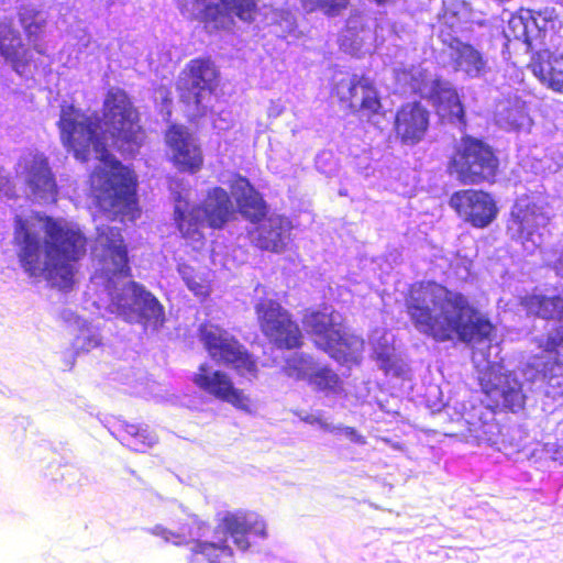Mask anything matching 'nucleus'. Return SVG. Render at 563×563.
Listing matches in <instances>:
<instances>
[{
  "label": "nucleus",
  "instance_id": "obj_1",
  "mask_svg": "<svg viewBox=\"0 0 563 563\" xmlns=\"http://www.w3.org/2000/svg\"><path fill=\"white\" fill-rule=\"evenodd\" d=\"M63 145L74 156L87 162L91 150L104 167L91 176V190L96 206L103 212L135 219L137 208V177L133 169L117 159L107 147L104 136L98 133L99 122L92 115L82 113L73 104L63 106L57 122Z\"/></svg>",
  "mask_w": 563,
  "mask_h": 563
},
{
  "label": "nucleus",
  "instance_id": "obj_2",
  "mask_svg": "<svg viewBox=\"0 0 563 563\" xmlns=\"http://www.w3.org/2000/svg\"><path fill=\"white\" fill-rule=\"evenodd\" d=\"M405 312L415 329L434 342L457 340L466 345L490 341L496 327L470 298L435 280L411 284L404 297Z\"/></svg>",
  "mask_w": 563,
  "mask_h": 563
},
{
  "label": "nucleus",
  "instance_id": "obj_3",
  "mask_svg": "<svg viewBox=\"0 0 563 563\" xmlns=\"http://www.w3.org/2000/svg\"><path fill=\"white\" fill-rule=\"evenodd\" d=\"M34 219L43 224V242L26 219L14 217L12 243L19 264L29 277H43L53 287L68 291L75 284V263L87 254L88 239L63 219L38 212Z\"/></svg>",
  "mask_w": 563,
  "mask_h": 563
},
{
  "label": "nucleus",
  "instance_id": "obj_4",
  "mask_svg": "<svg viewBox=\"0 0 563 563\" xmlns=\"http://www.w3.org/2000/svg\"><path fill=\"white\" fill-rule=\"evenodd\" d=\"M519 305L528 317L544 321H563V290L554 295L526 294ZM538 349L544 355H536L537 368L547 379L563 377V324L558 325L543 339L537 340Z\"/></svg>",
  "mask_w": 563,
  "mask_h": 563
},
{
  "label": "nucleus",
  "instance_id": "obj_5",
  "mask_svg": "<svg viewBox=\"0 0 563 563\" xmlns=\"http://www.w3.org/2000/svg\"><path fill=\"white\" fill-rule=\"evenodd\" d=\"M446 173L462 185H493L500 174V159L489 143L465 134L452 147Z\"/></svg>",
  "mask_w": 563,
  "mask_h": 563
},
{
  "label": "nucleus",
  "instance_id": "obj_6",
  "mask_svg": "<svg viewBox=\"0 0 563 563\" xmlns=\"http://www.w3.org/2000/svg\"><path fill=\"white\" fill-rule=\"evenodd\" d=\"M101 122L103 133L119 151L139 147L144 139L141 113L122 88H110L106 92L101 107Z\"/></svg>",
  "mask_w": 563,
  "mask_h": 563
},
{
  "label": "nucleus",
  "instance_id": "obj_7",
  "mask_svg": "<svg viewBox=\"0 0 563 563\" xmlns=\"http://www.w3.org/2000/svg\"><path fill=\"white\" fill-rule=\"evenodd\" d=\"M220 71L210 56L190 59L178 75L176 92L179 102L189 111L190 120L203 118L208 100L219 87Z\"/></svg>",
  "mask_w": 563,
  "mask_h": 563
},
{
  "label": "nucleus",
  "instance_id": "obj_8",
  "mask_svg": "<svg viewBox=\"0 0 563 563\" xmlns=\"http://www.w3.org/2000/svg\"><path fill=\"white\" fill-rule=\"evenodd\" d=\"M256 323L267 344L277 351H297L305 345L303 331L295 316L278 300L262 298L254 306Z\"/></svg>",
  "mask_w": 563,
  "mask_h": 563
},
{
  "label": "nucleus",
  "instance_id": "obj_9",
  "mask_svg": "<svg viewBox=\"0 0 563 563\" xmlns=\"http://www.w3.org/2000/svg\"><path fill=\"white\" fill-rule=\"evenodd\" d=\"M330 96L346 113L367 123L383 117V101L379 89L366 74L352 73L333 80Z\"/></svg>",
  "mask_w": 563,
  "mask_h": 563
},
{
  "label": "nucleus",
  "instance_id": "obj_10",
  "mask_svg": "<svg viewBox=\"0 0 563 563\" xmlns=\"http://www.w3.org/2000/svg\"><path fill=\"white\" fill-rule=\"evenodd\" d=\"M198 336L213 361L230 366L240 376L250 378L258 376L257 357L220 325L203 322L199 325Z\"/></svg>",
  "mask_w": 563,
  "mask_h": 563
},
{
  "label": "nucleus",
  "instance_id": "obj_11",
  "mask_svg": "<svg viewBox=\"0 0 563 563\" xmlns=\"http://www.w3.org/2000/svg\"><path fill=\"white\" fill-rule=\"evenodd\" d=\"M198 336L213 361L230 366L240 376L250 378L258 376L257 357L220 325L203 322L199 325Z\"/></svg>",
  "mask_w": 563,
  "mask_h": 563
},
{
  "label": "nucleus",
  "instance_id": "obj_12",
  "mask_svg": "<svg viewBox=\"0 0 563 563\" xmlns=\"http://www.w3.org/2000/svg\"><path fill=\"white\" fill-rule=\"evenodd\" d=\"M478 384L486 407L493 412H518L526 406L527 396L520 379L509 371L490 364L481 371Z\"/></svg>",
  "mask_w": 563,
  "mask_h": 563
},
{
  "label": "nucleus",
  "instance_id": "obj_13",
  "mask_svg": "<svg viewBox=\"0 0 563 563\" xmlns=\"http://www.w3.org/2000/svg\"><path fill=\"white\" fill-rule=\"evenodd\" d=\"M449 205L463 222L475 229L489 227L499 212L492 194L481 189L456 190L451 195Z\"/></svg>",
  "mask_w": 563,
  "mask_h": 563
},
{
  "label": "nucleus",
  "instance_id": "obj_14",
  "mask_svg": "<svg viewBox=\"0 0 563 563\" xmlns=\"http://www.w3.org/2000/svg\"><path fill=\"white\" fill-rule=\"evenodd\" d=\"M192 383L201 391L217 400L227 402L241 411H251L250 395L236 387L232 377L224 371L211 369L208 363H201L192 376Z\"/></svg>",
  "mask_w": 563,
  "mask_h": 563
},
{
  "label": "nucleus",
  "instance_id": "obj_15",
  "mask_svg": "<svg viewBox=\"0 0 563 563\" xmlns=\"http://www.w3.org/2000/svg\"><path fill=\"white\" fill-rule=\"evenodd\" d=\"M165 143L170 161L180 173L196 174L203 167L205 157L200 144L184 125L170 124L165 132Z\"/></svg>",
  "mask_w": 563,
  "mask_h": 563
},
{
  "label": "nucleus",
  "instance_id": "obj_16",
  "mask_svg": "<svg viewBox=\"0 0 563 563\" xmlns=\"http://www.w3.org/2000/svg\"><path fill=\"white\" fill-rule=\"evenodd\" d=\"M431 113L420 101L413 100L400 104L394 114L393 132L395 139L406 146L422 142L430 128Z\"/></svg>",
  "mask_w": 563,
  "mask_h": 563
},
{
  "label": "nucleus",
  "instance_id": "obj_17",
  "mask_svg": "<svg viewBox=\"0 0 563 563\" xmlns=\"http://www.w3.org/2000/svg\"><path fill=\"white\" fill-rule=\"evenodd\" d=\"M216 531L230 536L242 551L251 547V538H265V522L256 515L246 511L225 512L218 519Z\"/></svg>",
  "mask_w": 563,
  "mask_h": 563
},
{
  "label": "nucleus",
  "instance_id": "obj_18",
  "mask_svg": "<svg viewBox=\"0 0 563 563\" xmlns=\"http://www.w3.org/2000/svg\"><path fill=\"white\" fill-rule=\"evenodd\" d=\"M258 12L256 0H219L207 9L206 20L219 32L231 31L235 26L234 18L252 23Z\"/></svg>",
  "mask_w": 563,
  "mask_h": 563
},
{
  "label": "nucleus",
  "instance_id": "obj_19",
  "mask_svg": "<svg viewBox=\"0 0 563 563\" xmlns=\"http://www.w3.org/2000/svg\"><path fill=\"white\" fill-rule=\"evenodd\" d=\"M427 99L448 122L466 125L465 108L457 90L448 80L441 77L434 78Z\"/></svg>",
  "mask_w": 563,
  "mask_h": 563
},
{
  "label": "nucleus",
  "instance_id": "obj_20",
  "mask_svg": "<svg viewBox=\"0 0 563 563\" xmlns=\"http://www.w3.org/2000/svg\"><path fill=\"white\" fill-rule=\"evenodd\" d=\"M97 241L102 251V262L110 267L113 275L131 276L128 247L121 229L104 227L98 230Z\"/></svg>",
  "mask_w": 563,
  "mask_h": 563
},
{
  "label": "nucleus",
  "instance_id": "obj_21",
  "mask_svg": "<svg viewBox=\"0 0 563 563\" xmlns=\"http://www.w3.org/2000/svg\"><path fill=\"white\" fill-rule=\"evenodd\" d=\"M26 184L32 195L44 202L56 203L58 186L47 157L36 154L25 166Z\"/></svg>",
  "mask_w": 563,
  "mask_h": 563
},
{
  "label": "nucleus",
  "instance_id": "obj_22",
  "mask_svg": "<svg viewBox=\"0 0 563 563\" xmlns=\"http://www.w3.org/2000/svg\"><path fill=\"white\" fill-rule=\"evenodd\" d=\"M197 206L203 214L206 225L212 230H222L235 218L236 209L229 192L219 186L209 189Z\"/></svg>",
  "mask_w": 563,
  "mask_h": 563
},
{
  "label": "nucleus",
  "instance_id": "obj_23",
  "mask_svg": "<svg viewBox=\"0 0 563 563\" xmlns=\"http://www.w3.org/2000/svg\"><path fill=\"white\" fill-rule=\"evenodd\" d=\"M232 189L235 195L238 211L245 220L257 224L266 218L267 203L246 177L235 175Z\"/></svg>",
  "mask_w": 563,
  "mask_h": 563
},
{
  "label": "nucleus",
  "instance_id": "obj_24",
  "mask_svg": "<svg viewBox=\"0 0 563 563\" xmlns=\"http://www.w3.org/2000/svg\"><path fill=\"white\" fill-rule=\"evenodd\" d=\"M529 68L549 89L563 93V53L541 49L532 56Z\"/></svg>",
  "mask_w": 563,
  "mask_h": 563
},
{
  "label": "nucleus",
  "instance_id": "obj_25",
  "mask_svg": "<svg viewBox=\"0 0 563 563\" xmlns=\"http://www.w3.org/2000/svg\"><path fill=\"white\" fill-rule=\"evenodd\" d=\"M290 222L282 216L269 217L267 221L249 232L253 244L272 253H280L286 247V238L290 232Z\"/></svg>",
  "mask_w": 563,
  "mask_h": 563
},
{
  "label": "nucleus",
  "instance_id": "obj_26",
  "mask_svg": "<svg viewBox=\"0 0 563 563\" xmlns=\"http://www.w3.org/2000/svg\"><path fill=\"white\" fill-rule=\"evenodd\" d=\"M364 346L363 338L339 328L335 334L325 340L319 350L340 364H358Z\"/></svg>",
  "mask_w": 563,
  "mask_h": 563
},
{
  "label": "nucleus",
  "instance_id": "obj_27",
  "mask_svg": "<svg viewBox=\"0 0 563 563\" xmlns=\"http://www.w3.org/2000/svg\"><path fill=\"white\" fill-rule=\"evenodd\" d=\"M0 55L10 62L18 73L31 62L29 49L10 18L0 21Z\"/></svg>",
  "mask_w": 563,
  "mask_h": 563
},
{
  "label": "nucleus",
  "instance_id": "obj_28",
  "mask_svg": "<svg viewBox=\"0 0 563 563\" xmlns=\"http://www.w3.org/2000/svg\"><path fill=\"white\" fill-rule=\"evenodd\" d=\"M302 323L308 334L313 339L317 349L340 328L334 321L332 307L307 309L302 316Z\"/></svg>",
  "mask_w": 563,
  "mask_h": 563
},
{
  "label": "nucleus",
  "instance_id": "obj_29",
  "mask_svg": "<svg viewBox=\"0 0 563 563\" xmlns=\"http://www.w3.org/2000/svg\"><path fill=\"white\" fill-rule=\"evenodd\" d=\"M134 302L140 306L139 317L145 328L157 330L165 322L164 307L158 299L136 282L128 284Z\"/></svg>",
  "mask_w": 563,
  "mask_h": 563
},
{
  "label": "nucleus",
  "instance_id": "obj_30",
  "mask_svg": "<svg viewBox=\"0 0 563 563\" xmlns=\"http://www.w3.org/2000/svg\"><path fill=\"white\" fill-rule=\"evenodd\" d=\"M188 563H234V552L227 539L219 542L194 540Z\"/></svg>",
  "mask_w": 563,
  "mask_h": 563
},
{
  "label": "nucleus",
  "instance_id": "obj_31",
  "mask_svg": "<svg viewBox=\"0 0 563 563\" xmlns=\"http://www.w3.org/2000/svg\"><path fill=\"white\" fill-rule=\"evenodd\" d=\"M174 221L185 240L190 242H202L205 240L203 227L206 221L197 203L192 206L186 203L185 208L178 205L175 206Z\"/></svg>",
  "mask_w": 563,
  "mask_h": 563
},
{
  "label": "nucleus",
  "instance_id": "obj_32",
  "mask_svg": "<svg viewBox=\"0 0 563 563\" xmlns=\"http://www.w3.org/2000/svg\"><path fill=\"white\" fill-rule=\"evenodd\" d=\"M538 214L533 207L515 206L509 214L506 230L511 240L529 241L538 229Z\"/></svg>",
  "mask_w": 563,
  "mask_h": 563
},
{
  "label": "nucleus",
  "instance_id": "obj_33",
  "mask_svg": "<svg viewBox=\"0 0 563 563\" xmlns=\"http://www.w3.org/2000/svg\"><path fill=\"white\" fill-rule=\"evenodd\" d=\"M119 441L134 452H145L155 443V439L147 427L121 421L115 429Z\"/></svg>",
  "mask_w": 563,
  "mask_h": 563
},
{
  "label": "nucleus",
  "instance_id": "obj_34",
  "mask_svg": "<svg viewBox=\"0 0 563 563\" xmlns=\"http://www.w3.org/2000/svg\"><path fill=\"white\" fill-rule=\"evenodd\" d=\"M18 21L27 42L33 44L38 53H42L37 45L46 26V19L42 12L33 5H21L18 10Z\"/></svg>",
  "mask_w": 563,
  "mask_h": 563
},
{
  "label": "nucleus",
  "instance_id": "obj_35",
  "mask_svg": "<svg viewBox=\"0 0 563 563\" xmlns=\"http://www.w3.org/2000/svg\"><path fill=\"white\" fill-rule=\"evenodd\" d=\"M308 384L324 396L339 395L344 389L340 375L329 365L314 366L309 373Z\"/></svg>",
  "mask_w": 563,
  "mask_h": 563
},
{
  "label": "nucleus",
  "instance_id": "obj_36",
  "mask_svg": "<svg viewBox=\"0 0 563 563\" xmlns=\"http://www.w3.org/2000/svg\"><path fill=\"white\" fill-rule=\"evenodd\" d=\"M456 63L471 77H478L487 70V62L483 54L468 43L459 46Z\"/></svg>",
  "mask_w": 563,
  "mask_h": 563
},
{
  "label": "nucleus",
  "instance_id": "obj_37",
  "mask_svg": "<svg viewBox=\"0 0 563 563\" xmlns=\"http://www.w3.org/2000/svg\"><path fill=\"white\" fill-rule=\"evenodd\" d=\"M176 5L180 13L188 20H197L203 24L205 30L208 33H218V30L207 22L205 15L207 9L211 5H216L210 0H175Z\"/></svg>",
  "mask_w": 563,
  "mask_h": 563
},
{
  "label": "nucleus",
  "instance_id": "obj_38",
  "mask_svg": "<svg viewBox=\"0 0 563 563\" xmlns=\"http://www.w3.org/2000/svg\"><path fill=\"white\" fill-rule=\"evenodd\" d=\"M352 0H299L301 8L308 12H321L328 18H335L345 12Z\"/></svg>",
  "mask_w": 563,
  "mask_h": 563
},
{
  "label": "nucleus",
  "instance_id": "obj_39",
  "mask_svg": "<svg viewBox=\"0 0 563 563\" xmlns=\"http://www.w3.org/2000/svg\"><path fill=\"white\" fill-rule=\"evenodd\" d=\"M310 356L305 354H295L285 360L282 368L283 374L295 380H307L310 371L313 368Z\"/></svg>",
  "mask_w": 563,
  "mask_h": 563
},
{
  "label": "nucleus",
  "instance_id": "obj_40",
  "mask_svg": "<svg viewBox=\"0 0 563 563\" xmlns=\"http://www.w3.org/2000/svg\"><path fill=\"white\" fill-rule=\"evenodd\" d=\"M536 20L531 11H519L512 14L508 21V27L511 30L512 36L523 42H530L532 34L530 24H534Z\"/></svg>",
  "mask_w": 563,
  "mask_h": 563
},
{
  "label": "nucleus",
  "instance_id": "obj_41",
  "mask_svg": "<svg viewBox=\"0 0 563 563\" xmlns=\"http://www.w3.org/2000/svg\"><path fill=\"white\" fill-rule=\"evenodd\" d=\"M187 287L194 292L195 296L202 299L207 298L210 294L209 283L200 276H184Z\"/></svg>",
  "mask_w": 563,
  "mask_h": 563
},
{
  "label": "nucleus",
  "instance_id": "obj_42",
  "mask_svg": "<svg viewBox=\"0 0 563 563\" xmlns=\"http://www.w3.org/2000/svg\"><path fill=\"white\" fill-rule=\"evenodd\" d=\"M388 345H382L374 351V360L379 364V367L386 373L394 367L393 352Z\"/></svg>",
  "mask_w": 563,
  "mask_h": 563
},
{
  "label": "nucleus",
  "instance_id": "obj_43",
  "mask_svg": "<svg viewBox=\"0 0 563 563\" xmlns=\"http://www.w3.org/2000/svg\"><path fill=\"white\" fill-rule=\"evenodd\" d=\"M191 538V530L189 525L185 523L177 530H172L170 536L168 538V542H172L175 545H185L189 543V539Z\"/></svg>",
  "mask_w": 563,
  "mask_h": 563
},
{
  "label": "nucleus",
  "instance_id": "obj_44",
  "mask_svg": "<svg viewBox=\"0 0 563 563\" xmlns=\"http://www.w3.org/2000/svg\"><path fill=\"white\" fill-rule=\"evenodd\" d=\"M441 23L442 25L450 29V31H454V29L459 25V19L456 15V12L453 10H444L442 16H441Z\"/></svg>",
  "mask_w": 563,
  "mask_h": 563
},
{
  "label": "nucleus",
  "instance_id": "obj_45",
  "mask_svg": "<svg viewBox=\"0 0 563 563\" xmlns=\"http://www.w3.org/2000/svg\"><path fill=\"white\" fill-rule=\"evenodd\" d=\"M345 435H347L353 442L364 444L365 439L363 435H361L355 428L353 427H345L343 429Z\"/></svg>",
  "mask_w": 563,
  "mask_h": 563
},
{
  "label": "nucleus",
  "instance_id": "obj_46",
  "mask_svg": "<svg viewBox=\"0 0 563 563\" xmlns=\"http://www.w3.org/2000/svg\"><path fill=\"white\" fill-rule=\"evenodd\" d=\"M172 529H167L163 526H155L151 529V533L162 538L164 541L168 542V538L170 536Z\"/></svg>",
  "mask_w": 563,
  "mask_h": 563
},
{
  "label": "nucleus",
  "instance_id": "obj_47",
  "mask_svg": "<svg viewBox=\"0 0 563 563\" xmlns=\"http://www.w3.org/2000/svg\"><path fill=\"white\" fill-rule=\"evenodd\" d=\"M377 4H384L387 0H374Z\"/></svg>",
  "mask_w": 563,
  "mask_h": 563
},
{
  "label": "nucleus",
  "instance_id": "obj_48",
  "mask_svg": "<svg viewBox=\"0 0 563 563\" xmlns=\"http://www.w3.org/2000/svg\"><path fill=\"white\" fill-rule=\"evenodd\" d=\"M559 2L563 5V0H559Z\"/></svg>",
  "mask_w": 563,
  "mask_h": 563
}]
</instances>
